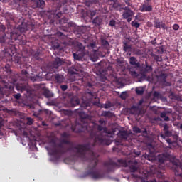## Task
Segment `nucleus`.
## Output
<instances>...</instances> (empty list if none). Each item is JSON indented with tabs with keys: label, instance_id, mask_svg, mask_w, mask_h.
Masks as SVG:
<instances>
[{
	"label": "nucleus",
	"instance_id": "nucleus-1",
	"mask_svg": "<svg viewBox=\"0 0 182 182\" xmlns=\"http://www.w3.org/2000/svg\"><path fill=\"white\" fill-rule=\"evenodd\" d=\"M61 143L62 144H68L70 146L68 149V151H75V150H76L77 154H80V156H85L86 154V151H90V154L91 155V164L93 165L91 169L84 173V177L90 176V177L94 180H100L105 177V174L100 173V170H95L97 166V163H99V159H97L99 154L90 150V144H77L75 146L73 142L65 139L61 140Z\"/></svg>",
	"mask_w": 182,
	"mask_h": 182
},
{
	"label": "nucleus",
	"instance_id": "nucleus-2",
	"mask_svg": "<svg viewBox=\"0 0 182 182\" xmlns=\"http://www.w3.org/2000/svg\"><path fill=\"white\" fill-rule=\"evenodd\" d=\"M75 110L78 114V117L81 123L75 122V124L71 126V130L75 133H82V132L87 130V123H89V122H92V117L80 109H77Z\"/></svg>",
	"mask_w": 182,
	"mask_h": 182
},
{
	"label": "nucleus",
	"instance_id": "nucleus-3",
	"mask_svg": "<svg viewBox=\"0 0 182 182\" xmlns=\"http://www.w3.org/2000/svg\"><path fill=\"white\" fill-rule=\"evenodd\" d=\"M90 137V139H93L95 143H97V144H101L102 146H110V140L100 135H97V131L95 128L91 129Z\"/></svg>",
	"mask_w": 182,
	"mask_h": 182
},
{
	"label": "nucleus",
	"instance_id": "nucleus-4",
	"mask_svg": "<svg viewBox=\"0 0 182 182\" xmlns=\"http://www.w3.org/2000/svg\"><path fill=\"white\" fill-rule=\"evenodd\" d=\"M66 26L67 28H73V33H75V35H77L78 38H80V36L83 35V33H86V26H79L76 25V23H73V21L67 23Z\"/></svg>",
	"mask_w": 182,
	"mask_h": 182
},
{
	"label": "nucleus",
	"instance_id": "nucleus-5",
	"mask_svg": "<svg viewBox=\"0 0 182 182\" xmlns=\"http://www.w3.org/2000/svg\"><path fill=\"white\" fill-rule=\"evenodd\" d=\"M143 103H144V100H140L137 105H132L131 107L127 109V113L135 116H140V114H141V108L140 106H141Z\"/></svg>",
	"mask_w": 182,
	"mask_h": 182
},
{
	"label": "nucleus",
	"instance_id": "nucleus-6",
	"mask_svg": "<svg viewBox=\"0 0 182 182\" xmlns=\"http://www.w3.org/2000/svg\"><path fill=\"white\" fill-rule=\"evenodd\" d=\"M63 65L62 59L56 57L53 62L48 63L47 65V70L50 73H53L55 69H59L60 66Z\"/></svg>",
	"mask_w": 182,
	"mask_h": 182
},
{
	"label": "nucleus",
	"instance_id": "nucleus-7",
	"mask_svg": "<svg viewBox=\"0 0 182 182\" xmlns=\"http://www.w3.org/2000/svg\"><path fill=\"white\" fill-rule=\"evenodd\" d=\"M65 96L70 99L68 102L69 107H76L80 105V99L77 98L73 92H67Z\"/></svg>",
	"mask_w": 182,
	"mask_h": 182
},
{
	"label": "nucleus",
	"instance_id": "nucleus-8",
	"mask_svg": "<svg viewBox=\"0 0 182 182\" xmlns=\"http://www.w3.org/2000/svg\"><path fill=\"white\" fill-rule=\"evenodd\" d=\"M129 72H131L132 76L137 77L138 82H141L146 80V75L143 73V71H140V73H137V72L133 71V68H129Z\"/></svg>",
	"mask_w": 182,
	"mask_h": 182
},
{
	"label": "nucleus",
	"instance_id": "nucleus-9",
	"mask_svg": "<svg viewBox=\"0 0 182 182\" xmlns=\"http://www.w3.org/2000/svg\"><path fill=\"white\" fill-rule=\"evenodd\" d=\"M140 72H142L146 75V73H150L153 72V66L149 65L147 61H145V64H142L141 68H139Z\"/></svg>",
	"mask_w": 182,
	"mask_h": 182
},
{
	"label": "nucleus",
	"instance_id": "nucleus-10",
	"mask_svg": "<svg viewBox=\"0 0 182 182\" xmlns=\"http://www.w3.org/2000/svg\"><path fill=\"white\" fill-rule=\"evenodd\" d=\"M170 159V155L168 153H164L158 155L157 160L159 164H164L167 160Z\"/></svg>",
	"mask_w": 182,
	"mask_h": 182
},
{
	"label": "nucleus",
	"instance_id": "nucleus-11",
	"mask_svg": "<svg viewBox=\"0 0 182 182\" xmlns=\"http://www.w3.org/2000/svg\"><path fill=\"white\" fill-rule=\"evenodd\" d=\"M50 18H53V21H56L58 19H60L63 13L62 11H58V10H52L50 11Z\"/></svg>",
	"mask_w": 182,
	"mask_h": 182
},
{
	"label": "nucleus",
	"instance_id": "nucleus-12",
	"mask_svg": "<svg viewBox=\"0 0 182 182\" xmlns=\"http://www.w3.org/2000/svg\"><path fill=\"white\" fill-rule=\"evenodd\" d=\"M15 35L18 36V33L15 31L6 33L4 36H3V41H1V43L5 42L6 39H11V40L14 39L15 41H16V37H15Z\"/></svg>",
	"mask_w": 182,
	"mask_h": 182
},
{
	"label": "nucleus",
	"instance_id": "nucleus-13",
	"mask_svg": "<svg viewBox=\"0 0 182 182\" xmlns=\"http://www.w3.org/2000/svg\"><path fill=\"white\" fill-rule=\"evenodd\" d=\"M104 166L107 168L108 173H110L114 171V166H117V163L113 161L105 162Z\"/></svg>",
	"mask_w": 182,
	"mask_h": 182
},
{
	"label": "nucleus",
	"instance_id": "nucleus-14",
	"mask_svg": "<svg viewBox=\"0 0 182 182\" xmlns=\"http://www.w3.org/2000/svg\"><path fill=\"white\" fill-rule=\"evenodd\" d=\"M50 156H59V154H65V150L63 149H51L49 150Z\"/></svg>",
	"mask_w": 182,
	"mask_h": 182
},
{
	"label": "nucleus",
	"instance_id": "nucleus-15",
	"mask_svg": "<svg viewBox=\"0 0 182 182\" xmlns=\"http://www.w3.org/2000/svg\"><path fill=\"white\" fill-rule=\"evenodd\" d=\"M81 109H87L89 110L90 109H92V102L89 100H82L81 104H80Z\"/></svg>",
	"mask_w": 182,
	"mask_h": 182
},
{
	"label": "nucleus",
	"instance_id": "nucleus-16",
	"mask_svg": "<svg viewBox=\"0 0 182 182\" xmlns=\"http://www.w3.org/2000/svg\"><path fill=\"white\" fill-rule=\"evenodd\" d=\"M73 56L75 60L80 62L81 60H83V58H85V53H80L79 51H76V53H73Z\"/></svg>",
	"mask_w": 182,
	"mask_h": 182
},
{
	"label": "nucleus",
	"instance_id": "nucleus-17",
	"mask_svg": "<svg viewBox=\"0 0 182 182\" xmlns=\"http://www.w3.org/2000/svg\"><path fill=\"white\" fill-rule=\"evenodd\" d=\"M129 65L134 66V68H141V64L137 61V58L136 57H130L129 58Z\"/></svg>",
	"mask_w": 182,
	"mask_h": 182
},
{
	"label": "nucleus",
	"instance_id": "nucleus-18",
	"mask_svg": "<svg viewBox=\"0 0 182 182\" xmlns=\"http://www.w3.org/2000/svg\"><path fill=\"white\" fill-rule=\"evenodd\" d=\"M36 8H41V9H43L46 5L44 0H32Z\"/></svg>",
	"mask_w": 182,
	"mask_h": 182
},
{
	"label": "nucleus",
	"instance_id": "nucleus-19",
	"mask_svg": "<svg viewBox=\"0 0 182 182\" xmlns=\"http://www.w3.org/2000/svg\"><path fill=\"white\" fill-rule=\"evenodd\" d=\"M108 4L115 11H119V6H121L117 0H108Z\"/></svg>",
	"mask_w": 182,
	"mask_h": 182
},
{
	"label": "nucleus",
	"instance_id": "nucleus-20",
	"mask_svg": "<svg viewBox=\"0 0 182 182\" xmlns=\"http://www.w3.org/2000/svg\"><path fill=\"white\" fill-rule=\"evenodd\" d=\"M97 52H99V49L92 50V53H90V59L92 62H97V60L99 59V54Z\"/></svg>",
	"mask_w": 182,
	"mask_h": 182
},
{
	"label": "nucleus",
	"instance_id": "nucleus-21",
	"mask_svg": "<svg viewBox=\"0 0 182 182\" xmlns=\"http://www.w3.org/2000/svg\"><path fill=\"white\" fill-rule=\"evenodd\" d=\"M181 166L182 165H180L179 166L176 167H172L175 176H176L177 177H181V178H182Z\"/></svg>",
	"mask_w": 182,
	"mask_h": 182
},
{
	"label": "nucleus",
	"instance_id": "nucleus-22",
	"mask_svg": "<svg viewBox=\"0 0 182 182\" xmlns=\"http://www.w3.org/2000/svg\"><path fill=\"white\" fill-rule=\"evenodd\" d=\"M103 20L100 16H97L95 18L92 19V23L95 26H100Z\"/></svg>",
	"mask_w": 182,
	"mask_h": 182
},
{
	"label": "nucleus",
	"instance_id": "nucleus-23",
	"mask_svg": "<svg viewBox=\"0 0 182 182\" xmlns=\"http://www.w3.org/2000/svg\"><path fill=\"white\" fill-rule=\"evenodd\" d=\"M101 116L102 117H107L108 119H112V117H114L116 115H114V113L110 111H103L101 114Z\"/></svg>",
	"mask_w": 182,
	"mask_h": 182
},
{
	"label": "nucleus",
	"instance_id": "nucleus-24",
	"mask_svg": "<svg viewBox=\"0 0 182 182\" xmlns=\"http://www.w3.org/2000/svg\"><path fill=\"white\" fill-rule=\"evenodd\" d=\"M118 134L119 139L124 140H127V137H129V133L126 130L119 131Z\"/></svg>",
	"mask_w": 182,
	"mask_h": 182
},
{
	"label": "nucleus",
	"instance_id": "nucleus-25",
	"mask_svg": "<svg viewBox=\"0 0 182 182\" xmlns=\"http://www.w3.org/2000/svg\"><path fill=\"white\" fill-rule=\"evenodd\" d=\"M43 96L46 97L47 99H50V97H53L55 96V94L52 92L49 89L46 88L43 92Z\"/></svg>",
	"mask_w": 182,
	"mask_h": 182
},
{
	"label": "nucleus",
	"instance_id": "nucleus-26",
	"mask_svg": "<svg viewBox=\"0 0 182 182\" xmlns=\"http://www.w3.org/2000/svg\"><path fill=\"white\" fill-rule=\"evenodd\" d=\"M133 15H134V11L132 10H129V11H124L123 12L122 16L124 19H127V18H130L133 16Z\"/></svg>",
	"mask_w": 182,
	"mask_h": 182
},
{
	"label": "nucleus",
	"instance_id": "nucleus-27",
	"mask_svg": "<svg viewBox=\"0 0 182 182\" xmlns=\"http://www.w3.org/2000/svg\"><path fill=\"white\" fill-rule=\"evenodd\" d=\"M101 45L105 48V49H107V50L110 49V43L103 38H101Z\"/></svg>",
	"mask_w": 182,
	"mask_h": 182
},
{
	"label": "nucleus",
	"instance_id": "nucleus-28",
	"mask_svg": "<svg viewBox=\"0 0 182 182\" xmlns=\"http://www.w3.org/2000/svg\"><path fill=\"white\" fill-rule=\"evenodd\" d=\"M146 4H144L142 6V8L141 9V12H151L153 11V7L151 6H147V3H145Z\"/></svg>",
	"mask_w": 182,
	"mask_h": 182
},
{
	"label": "nucleus",
	"instance_id": "nucleus-29",
	"mask_svg": "<svg viewBox=\"0 0 182 182\" xmlns=\"http://www.w3.org/2000/svg\"><path fill=\"white\" fill-rule=\"evenodd\" d=\"M18 29L21 33L26 32V31H28L27 23L23 22L18 26Z\"/></svg>",
	"mask_w": 182,
	"mask_h": 182
},
{
	"label": "nucleus",
	"instance_id": "nucleus-30",
	"mask_svg": "<svg viewBox=\"0 0 182 182\" xmlns=\"http://www.w3.org/2000/svg\"><path fill=\"white\" fill-rule=\"evenodd\" d=\"M55 79L58 83H63L65 82V76L60 74H56L55 76Z\"/></svg>",
	"mask_w": 182,
	"mask_h": 182
},
{
	"label": "nucleus",
	"instance_id": "nucleus-31",
	"mask_svg": "<svg viewBox=\"0 0 182 182\" xmlns=\"http://www.w3.org/2000/svg\"><path fill=\"white\" fill-rule=\"evenodd\" d=\"M42 55V53L41 52V50H37L36 52H35V53L33 55V59H34V60H41V56Z\"/></svg>",
	"mask_w": 182,
	"mask_h": 182
},
{
	"label": "nucleus",
	"instance_id": "nucleus-32",
	"mask_svg": "<svg viewBox=\"0 0 182 182\" xmlns=\"http://www.w3.org/2000/svg\"><path fill=\"white\" fill-rule=\"evenodd\" d=\"M167 74L165 73H161L158 77L159 78L160 83L165 82L167 80Z\"/></svg>",
	"mask_w": 182,
	"mask_h": 182
},
{
	"label": "nucleus",
	"instance_id": "nucleus-33",
	"mask_svg": "<svg viewBox=\"0 0 182 182\" xmlns=\"http://www.w3.org/2000/svg\"><path fill=\"white\" fill-rule=\"evenodd\" d=\"M123 50L124 52H130V49H132V46L129 45L127 41H123Z\"/></svg>",
	"mask_w": 182,
	"mask_h": 182
},
{
	"label": "nucleus",
	"instance_id": "nucleus-34",
	"mask_svg": "<svg viewBox=\"0 0 182 182\" xmlns=\"http://www.w3.org/2000/svg\"><path fill=\"white\" fill-rule=\"evenodd\" d=\"M13 62L16 65H22V57H21L19 55L14 56L13 58Z\"/></svg>",
	"mask_w": 182,
	"mask_h": 182
},
{
	"label": "nucleus",
	"instance_id": "nucleus-35",
	"mask_svg": "<svg viewBox=\"0 0 182 182\" xmlns=\"http://www.w3.org/2000/svg\"><path fill=\"white\" fill-rule=\"evenodd\" d=\"M77 52H79L80 53H85V47L82 43H77Z\"/></svg>",
	"mask_w": 182,
	"mask_h": 182
},
{
	"label": "nucleus",
	"instance_id": "nucleus-36",
	"mask_svg": "<svg viewBox=\"0 0 182 182\" xmlns=\"http://www.w3.org/2000/svg\"><path fill=\"white\" fill-rule=\"evenodd\" d=\"M142 157H144V159H146V160L151 161V163H154V161H156V156H153L147 154H144Z\"/></svg>",
	"mask_w": 182,
	"mask_h": 182
},
{
	"label": "nucleus",
	"instance_id": "nucleus-37",
	"mask_svg": "<svg viewBox=\"0 0 182 182\" xmlns=\"http://www.w3.org/2000/svg\"><path fill=\"white\" fill-rule=\"evenodd\" d=\"M135 92L138 96L144 95V88L143 87H136Z\"/></svg>",
	"mask_w": 182,
	"mask_h": 182
},
{
	"label": "nucleus",
	"instance_id": "nucleus-38",
	"mask_svg": "<svg viewBox=\"0 0 182 182\" xmlns=\"http://www.w3.org/2000/svg\"><path fill=\"white\" fill-rule=\"evenodd\" d=\"M4 71L7 73V75H12V69L11 68V65L9 64H6L4 68Z\"/></svg>",
	"mask_w": 182,
	"mask_h": 182
},
{
	"label": "nucleus",
	"instance_id": "nucleus-39",
	"mask_svg": "<svg viewBox=\"0 0 182 182\" xmlns=\"http://www.w3.org/2000/svg\"><path fill=\"white\" fill-rule=\"evenodd\" d=\"M27 31H33L35 29V24L31 21L27 23Z\"/></svg>",
	"mask_w": 182,
	"mask_h": 182
},
{
	"label": "nucleus",
	"instance_id": "nucleus-40",
	"mask_svg": "<svg viewBox=\"0 0 182 182\" xmlns=\"http://www.w3.org/2000/svg\"><path fill=\"white\" fill-rule=\"evenodd\" d=\"M151 56L152 58H154V59L155 60H156V62H163V58L159 56L158 55H156V54L151 53Z\"/></svg>",
	"mask_w": 182,
	"mask_h": 182
},
{
	"label": "nucleus",
	"instance_id": "nucleus-41",
	"mask_svg": "<svg viewBox=\"0 0 182 182\" xmlns=\"http://www.w3.org/2000/svg\"><path fill=\"white\" fill-rule=\"evenodd\" d=\"M132 52H133V53H134L135 55H137V56H141V55H143V50L134 48V49L132 50Z\"/></svg>",
	"mask_w": 182,
	"mask_h": 182
},
{
	"label": "nucleus",
	"instance_id": "nucleus-42",
	"mask_svg": "<svg viewBox=\"0 0 182 182\" xmlns=\"http://www.w3.org/2000/svg\"><path fill=\"white\" fill-rule=\"evenodd\" d=\"M139 170V167L134 166V165H130L129 166V171L130 173H136Z\"/></svg>",
	"mask_w": 182,
	"mask_h": 182
},
{
	"label": "nucleus",
	"instance_id": "nucleus-43",
	"mask_svg": "<svg viewBox=\"0 0 182 182\" xmlns=\"http://www.w3.org/2000/svg\"><path fill=\"white\" fill-rule=\"evenodd\" d=\"M30 80H31V82H38V80H39L41 79V77H39V75H36L34 76H31L29 77Z\"/></svg>",
	"mask_w": 182,
	"mask_h": 182
},
{
	"label": "nucleus",
	"instance_id": "nucleus-44",
	"mask_svg": "<svg viewBox=\"0 0 182 182\" xmlns=\"http://www.w3.org/2000/svg\"><path fill=\"white\" fill-rule=\"evenodd\" d=\"M171 164L173 166L172 167H178L180 166H182L181 163H180L178 161H176V160H172Z\"/></svg>",
	"mask_w": 182,
	"mask_h": 182
},
{
	"label": "nucleus",
	"instance_id": "nucleus-45",
	"mask_svg": "<svg viewBox=\"0 0 182 182\" xmlns=\"http://www.w3.org/2000/svg\"><path fill=\"white\" fill-rule=\"evenodd\" d=\"M153 96H154V99H160L161 97L162 96L161 93L157 92V91H154L153 93Z\"/></svg>",
	"mask_w": 182,
	"mask_h": 182
},
{
	"label": "nucleus",
	"instance_id": "nucleus-46",
	"mask_svg": "<svg viewBox=\"0 0 182 182\" xmlns=\"http://www.w3.org/2000/svg\"><path fill=\"white\" fill-rule=\"evenodd\" d=\"M154 28H156V29H160L161 26V23L160 22V21L159 20H156L154 21Z\"/></svg>",
	"mask_w": 182,
	"mask_h": 182
},
{
	"label": "nucleus",
	"instance_id": "nucleus-47",
	"mask_svg": "<svg viewBox=\"0 0 182 182\" xmlns=\"http://www.w3.org/2000/svg\"><path fill=\"white\" fill-rule=\"evenodd\" d=\"M52 48L54 50H58V49H59V50H62V48H60V44H59L58 43L53 44Z\"/></svg>",
	"mask_w": 182,
	"mask_h": 182
},
{
	"label": "nucleus",
	"instance_id": "nucleus-48",
	"mask_svg": "<svg viewBox=\"0 0 182 182\" xmlns=\"http://www.w3.org/2000/svg\"><path fill=\"white\" fill-rule=\"evenodd\" d=\"M171 110H170V111H164V112H161L160 117L161 118L166 117V116H167V114H171Z\"/></svg>",
	"mask_w": 182,
	"mask_h": 182
},
{
	"label": "nucleus",
	"instance_id": "nucleus-49",
	"mask_svg": "<svg viewBox=\"0 0 182 182\" xmlns=\"http://www.w3.org/2000/svg\"><path fill=\"white\" fill-rule=\"evenodd\" d=\"M120 99L122 100H126L127 99V92L126 91L122 92L119 95Z\"/></svg>",
	"mask_w": 182,
	"mask_h": 182
},
{
	"label": "nucleus",
	"instance_id": "nucleus-50",
	"mask_svg": "<svg viewBox=\"0 0 182 182\" xmlns=\"http://www.w3.org/2000/svg\"><path fill=\"white\" fill-rule=\"evenodd\" d=\"M62 63H63V65H66L67 66H71L72 61H70V60H63V59H62Z\"/></svg>",
	"mask_w": 182,
	"mask_h": 182
},
{
	"label": "nucleus",
	"instance_id": "nucleus-51",
	"mask_svg": "<svg viewBox=\"0 0 182 182\" xmlns=\"http://www.w3.org/2000/svg\"><path fill=\"white\" fill-rule=\"evenodd\" d=\"M68 21H69V18L66 17H63V18L59 20V23H60V25H63V23H68Z\"/></svg>",
	"mask_w": 182,
	"mask_h": 182
},
{
	"label": "nucleus",
	"instance_id": "nucleus-52",
	"mask_svg": "<svg viewBox=\"0 0 182 182\" xmlns=\"http://www.w3.org/2000/svg\"><path fill=\"white\" fill-rule=\"evenodd\" d=\"M97 130H98V132L104 130L105 133H106L107 132V128L103 127L102 125H97Z\"/></svg>",
	"mask_w": 182,
	"mask_h": 182
},
{
	"label": "nucleus",
	"instance_id": "nucleus-53",
	"mask_svg": "<svg viewBox=\"0 0 182 182\" xmlns=\"http://www.w3.org/2000/svg\"><path fill=\"white\" fill-rule=\"evenodd\" d=\"M131 25L134 28H140V23L136 21H132Z\"/></svg>",
	"mask_w": 182,
	"mask_h": 182
},
{
	"label": "nucleus",
	"instance_id": "nucleus-54",
	"mask_svg": "<svg viewBox=\"0 0 182 182\" xmlns=\"http://www.w3.org/2000/svg\"><path fill=\"white\" fill-rule=\"evenodd\" d=\"M133 132H134V133L139 134V133H141V129L140 128H139V127L134 126L133 127Z\"/></svg>",
	"mask_w": 182,
	"mask_h": 182
},
{
	"label": "nucleus",
	"instance_id": "nucleus-55",
	"mask_svg": "<svg viewBox=\"0 0 182 182\" xmlns=\"http://www.w3.org/2000/svg\"><path fill=\"white\" fill-rule=\"evenodd\" d=\"M26 120H27V124L28 126H32V124H33V119L31 117H27Z\"/></svg>",
	"mask_w": 182,
	"mask_h": 182
},
{
	"label": "nucleus",
	"instance_id": "nucleus-56",
	"mask_svg": "<svg viewBox=\"0 0 182 182\" xmlns=\"http://www.w3.org/2000/svg\"><path fill=\"white\" fill-rule=\"evenodd\" d=\"M87 48H91V49H93V50H95V48H96V43L95 42L90 43L87 45Z\"/></svg>",
	"mask_w": 182,
	"mask_h": 182
},
{
	"label": "nucleus",
	"instance_id": "nucleus-57",
	"mask_svg": "<svg viewBox=\"0 0 182 182\" xmlns=\"http://www.w3.org/2000/svg\"><path fill=\"white\" fill-rule=\"evenodd\" d=\"M164 134L166 137H171V136H173V132H171L170 130H168L164 132Z\"/></svg>",
	"mask_w": 182,
	"mask_h": 182
},
{
	"label": "nucleus",
	"instance_id": "nucleus-58",
	"mask_svg": "<svg viewBox=\"0 0 182 182\" xmlns=\"http://www.w3.org/2000/svg\"><path fill=\"white\" fill-rule=\"evenodd\" d=\"M4 112L5 113H8L9 114H12V113H15V111L14 109H9L8 108L4 109Z\"/></svg>",
	"mask_w": 182,
	"mask_h": 182
},
{
	"label": "nucleus",
	"instance_id": "nucleus-59",
	"mask_svg": "<svg viewBox=\"0 0 182 182\" xmlns=\"http://www.w3.org/2000/svg\"><path fill=\"white\" fill-rule=\"evenodd\" d=\"M93 105L94 106H97V107H103V105H102L100 101H94Z\"/></svg>",
	"mask_w": 182,
	"mask_h": 182
},
{
	"label": "nucleus",
	"instance_id": "nucleus-60",
	"mask_svg": "<svg viewBox=\"0 0 182 182\" xmlns=\"http://www.w3.org/2000/svg\"><path fill=\"white\" fill-rule=\"evenodd\" d=\"M21 96L22 95H21V93H17V94L13 95V97H14V99H16V100H19V99H21Z\"/></svg>",
	"mask_w": 182,
	"mask_h": 182
},
{
	"label": "nucleus",
	"instance_id": "nucleus-61",
	"mask_svg": "<svg viewBox=\"0 0 182 182\" xmlns=\"http://www.w3.org/2000/svg\"><path fill=\"white\" fill-rule=\"evenodd\" d=\"M60 89H61V90H63V92H65V90H68V85H60Z\"/></svg>",
	"mask_w": 182,
	"mask_h": 182
},
{
	"label": "nucleus",
	"instance_id": "nucleus-62",
	"mask_svg": "<svg viewBox=\"0 0 182 182\" xmlns=\"http://www.w3.org/2000/svg\"><path fill=\"white\" fill-rule=\"evenodd\" d=\"M176 95V93L171 92V93L169 94V98H171V100H174Z\"/></svg>",
	"mask_w": 182,
	"mask_h": 182
},
{
	"label": "nucleus",
	"instance_id": "nucleus-63",
	"mask_svg": "<svg viewBox=\"0 0 182 182\" xmlns=\"http://www.w3.org/2000/svg\"><path fill=\"white\" fill-rule=\"evenodd\" d=\"M104 109H109L112 107V102H108L107 104H104Z\"/></svg>",
	"mask_w": 182,
	"mask_h": 182
},
{
	"label": "nucleus",
	"instance_id": "nucleus-64",
	"mask_svg": "<svg viewBox=\"0 0 182 182\" xmlns=\"http://www.w3.org/2000/svg\"><path fill=\"white\" fill-rule=\"evenodd\" d=\"M173 100H177L178 102H182L181 96L176 95Z\"/></svg>",
	"mask_w": 182,
	"mask_h": 182
}]
</instances>
